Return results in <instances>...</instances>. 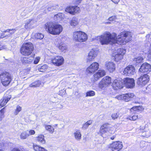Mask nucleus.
Listing matches in <instances>:
<instances>
[{
  "mask_svg": "<svg viewBox=\"0 0 151 151\" xmlns=\"http://www.w3.org/2000/svg\"><path fill=\"white\" fill-rule=\"evenodd\" d=\"M118 37H117L115 33L111 35L109 32H106L101 36H97L96 38L102 45L115 43L120 45H124L132 39V35L129 32H122Z\"/></svg>",
  "mask_w": 151,
  "mask_h": 151,
  "instance_id": "nucleus-1",
  "label": "nucleus"
},
{
  "mask_svg": "<svg viewBox=\"0 0 151 151\" xmlns=\"http://www.w3.org/2000/svg\"><path fill=\"white\" fill-rule=\"evenodd\" d=\"M44 27L49 33L53 35L60 34L63 30L62 26L52 22H48L46 23Z\"/></svg>",
  "mask_w": 151,
  "mask_h": 151,
  "instance_id": "nucleus-2",
  "label": "nucleus"
},
{
  "mask_svg": "<svg viewBox=\"0 0 151 151\" xmlns=\"http://www.w3.org/2000/svg\"><path fill=\"white\" fill-rule=\"evenodd\" d=\"M115 132V127L108 123L103 124L100 127V130L98 133L104 138H106Z\"/></svg>",
  "mask_w": 151,
  "mask_h": 151,
  "instance_id": "nucleus-3",
  "label": "nucleus"
},
{
  "mask_svg": "<svg viewBox=\"0 0 151 151\" xmlns=\"http://www.w3.org/2000/svg\"><path fill=\"white\" fill-rule=\"evenodd\" d=\"M34 49L32 44L30 42L24 43L20 49L21 53L23 55L28 56L32 53Z\"/></svg>",
  "mask_w": 151,
  "mask_h": 151,
  "instance_id": "nucleus-4",
  "label": "nucleus"
},
{
  "mask_svg": "<svg viewBox=\"0 0 151 151\" xmlns=\"http://www.w3.org/2000/svg\"><path fill=\"white\" fill-rule=\"evenodd\" d=\"M73 40L76 42H82L86 41L88 39L87 35L81 31L74 32L73 35Z\"/></svg>",
  "mask_w": 151,
  "mask_h": 151,
  "instance_id": "nucleus-5",
  "label": "nucleus"
},
{
  "mask_svg": "<svg viewBox=\"0 0 151 151\" xmlns=\"http://www.w3.org/2000/svg\"><path fill=\"white\" fill-rule=\"evenodd\" d=\"M0 78L2 84L4 86L8 85L11 80L10 74L6 72L2 73L0 75Z\"/></svg>",
  "mask_w": 151,
  "mask_h": 151,
  "instance_id": "nucleus-6",
  "label": "nucleus"
},
{
  "mask_svg": "<svg viewBox=\"0 0 151 151\" xmlns=\"http://www.w3.org/2000/svg\"><path fill=\"white\" fill-rule=\"evenodd\" d=\"M111 83V78L106 76L104 77L99 83L98 86L101 89H104L108 86Z\"/></svg>",
  "mask_w": 151,
  "mask_h": 151,
  "instance_id": "nucleus-7",
  "label": "nucleus"
},
{
  "mask_svg": "<svg viewBox=\"0 0 151 151\" xmlns=\"http://www.w3.org/2000/svg\"><path fill=\"white\" fill-rule=\"evenodd\" d=\"M122 147V142L119 141L114 142L109 145V147L112 151H119Z\"/></svg>",
  "mask_w": 151,
  "mask_h": 151,
  "instance_id": "nucleus-8",
  "label": "nucleus"
},
{
  "mask_svg": "<svg viewBox=\"0 0 151 151\" xmlns=\"http://www.w3.org/2000/svg\"><path fill=\"white\" fill-rule=\"evenodd\" d=\"M149 77L147 74H145L139 78L137 81V84L140 86L145 85L149 81Z\"/></svg>",
  "mask_w": 151,
  "mask_h": 151,
  "instance_id": "nucleus-9",
  "label": "nucleus"
},
{
  "mask_svg": "<svg viewBox=\"0 0 151 151\" xmlns=\"http://www.w3.org/2000/svg\"><path fill=\"white\" fill-rule=\"evenodd\" d=\"M65 11L70 14L75 15L80 12V8L77 6H69L65 9Z\"/></svg>",
  "mask_w": 151,
  "mask_h": 151,
  "instance_id": "nucleus-10",
  "label": "nucleus"
},
{
  "mask_svg": "<svg viewBox=\"0 0 151 151\" xmlns=\"http://www.w3.org/2000/svg\"><path fill=\"white\" fill-rule=\"evenodd\" d=\"M52 63L57 66L62 65L64 63V59L61 56H57L52 59Z\"/></svg>",
  "mask_w": 151,
  "mask_h": 151,
  "instance_id": "nucleus-11",
  "label": "nucleus"
},
{
  "mask_svg": "<svg viewBox=\"0 0 151 151\" xmlns=\"http://www.w3.org/2000/svg\"><path fill=\"white\" fill-rule=\"evenodd\" d=\"M99 64L95 62L92 63L86 69V71L88 73H93L99 68Z\"/></svg>",
  "mask_w": 151,
  "mask_h": 151,
  "instance_id": "nucleus-12",
  "label": "nucleus"
},
{
  "mask_svg": "<svg viewBox=\"0 0 151 151\" xmlns=\"http://www.w3.org/2000/svg\"><path fill=\"white\" fill-rule=\"evenodd\" d=\"M97 55V51L93 49H91L88 53L86 58L87 62H90L93 61L96 57Z\"/></svg>",
  "mask_w": 151,
  "mask_h": 151,
  "instance_id": "nucleus-13",
  "label": "nucleus"
},
{
  "mask_svg": "<svg viewBox=\"0 0 151 151\" xmlns=\"http://www.w3.org/2000/svg\"><path fill=\"white\" fill-rule=\"evenodd\" d=\"M123 84L127 88H132L135 86L134 80L133 78H124L123 80Z\"/></svg>",
  "mask_w": 151,
  "mask_h": 151,
  "instance_id": "nucleus-14",
  "label": "nucleus"
},
{
  "mask_svg": "<svg viewBox=\"0 0 151 151\" xmlns=\"http://www.w3.org/2000/svg\"><path fill=\"white\" fill-rule=\"evenodd\" d=\"M115 64L113 62L107 61L105 63L104 67L108 71L111 73L115 70Z\"/></svg>",
  "mask_w": 151,
  "mask_h": 151,
  "instance_id": "nucleus-15",
  "label": "nucleus"
},
{
  "mask_svg": "<svg viewBox=\"0 0 151 151\" xmlns=\"http://www.w3.org/2000/svg\"><path fill=\"white\" fill-rule=\"evenodd\" d=\"M135 72L134 67L132 65H129L124 69L123 73L124 75L127 76H131L133 75Z\"/></svg>",
  "mask_w": 151,
  "mask_h": 151,
  "instance_id": "nucleus-16",
  "label": "nucleus"
},
{
  "mask_svg": "<svg viewBox=\"0 0 151 151\" xmlns=\"http://www.w3.org/2000/svg\"><path fill=\"white\" fill-rule=\"evenodd\" d=\"M139 71L142 73H149L151 71V65L147 63H144L141 66Z\"/></svg>",
  "mask_w": 151,
  "mask_h": 151,
  "instance_id": "nucleus-17",
  "label": "nucleus"
},
{
  "mask_svg": "<svg viewBox=\"0 0 151 151\" xmlns=\"http://www.w3.org/2000/svg\"><path fill=\"white\" fill-rule=\"evenodd\" d=\"M123 85V82L122 81L116 80L112 83V87L114 89L117 90L122 88Z\"/></svg>",
  "mask_w": 151,
  "mask_h": 151,
  "instance_id": "nucleus-18",
  "label": "nucleus"
},
{
  "mask_svg": "<svg viewBox=\"0 0 151 151\" xmlns=\"http://www.w3.org/2000/svg\"><path fill=\"white\" fill-rule=\"evenodd\" d=\"M55 44L56 47L62 51L63 52L67 49V47L65 45L61 42L60 39H57L55 42Z\"/></svg>",
  "mask_w": 151,
  "mask_h": 151,
  "instance_id": "nucleus-19",
  "label": "nucleus"
},
{
  "mask_svg": "<svg viewBox=\"0 0 151 151\" xmlns=\"http://www.w3.org/2000/svg\"><path fill=\"white\" fill-rule=\"evenodd\" d=\"M106 74V72L104 70H98L97 72L95 73L93 75L94 80L96 81H97L100 78L102 77Z\"/></svg>",
  "mask_w": 151,
  "mask_h": 151,
  "instance_id": "nucleus-20",
  "label": "nucleus"
},
{
  "mask_svg": "<svg viewBox=\"0 0 151 151\" xmlns=\"http://www.w3.org/2000/svg\"><path fill=\"white\" fill-rule=\"evenodd\" d=\"M16 31L15 29H7L4 31L2 33L1 37H4L6 36H10Z\"/></svg>",
  "mask_w": 151,
  "mask_h": 151,
  "instance_id": "nucleus-21",
  "label": "nucleus"
},
{
  "mask_svg": "<svg viewBox=\"0 0 151 151\" xmlns=\"http://www.w3.org/2000/svg\"><path fill=\"white\" fill-rule=\"evenodd\" d=\"M79 22V21L77 18L73 17L70 21L69 23L71 26L74 27L78 24Z\"/></svg>",
  "mask_w": 151,
  "mask_h": 151,
  "instance_id": "nucleus-22",
  "label": "nucleus"
},
{
  "mask_svg": "<svg viewBox=\"0 0 151 151\" xmlns=\"http://www.w3.org/2000/svg\"><path fill=\"white\" fill-rule=\"evenodd\" d=\"M123 100L127 102L130 101L134 96V93H128L123 94Z\"/></svg>",
  "mask_w": 151,
  "mask_h": 151,
  "instance_id": "nucleus-23",
  "label": "nucleus"
},
{
  "mask_svg": "<svg viewBox=\"0 0 151 151\" xmlns=\"http://www.w3.org/2000/svg\"><path fill=\"white\" fill-rule=\"evenodd\" d=\"M75 139L77 141H80L81 139V134L80 130H77L73 134Z\"/></svg>",
  "mask_w": 151,
  "mask_h": 151,
  "instance_id": "nucleus-24",
  "label": "nucleus"
},
{
  "mask_svg": "<svg viewBox=\"0 0 151 151\" xmlns=\"http://www.w3.org/2000/svg\"><path fill=\"white\" fill-rule=\"evenodd\" d=\"M33 59L34 58L32 57L29 58H21V60L23 64H26L31 63Z\"/></svg>",
  "mask_w": 151,
  "mask_h": 151,
  "instance_id": "nucleus-25",
  "label": "nucleus"
},
{
  "mask_svg": "<svg viewBox=\"0 0 151 151\" xmlns=\"http://www.w3.org/2000/svg\"><path fill=\"white\" fill-rule=\"evenodd\" d=\"M64 14L63 13H59L55 15L54 17V19L57 21H59L64 19Z\"/></svg>",
  "mask_w": 151,
  "mask_h": 151,
  "instance_id": "nucleus-26",
  "label": "nucleus"
},
{
  "mask_svg": "<svg viewBox=\"0 0 151 151\" xmlns=\"http://www.w3.org/2000/svg\"><path fill=\"white\" fill-rule=\"evenodd\" d=\"M33 147L35 151H48L46 149L39 145L33 144Z\"/></svg>",
  "mask_w": 151,
  "mask_h": 151,
  "instance_id": "nucleus-27",
  "label": "nucleus"
},
{
  "mask_svg": "<svg viewBox=\"0 0 151 151\" xmlns=\"http://www.w3.org/2000/svg\"><path fill=\"white\" fill-rule=\"evenodd\" d=\"M143 109L144 108L142 106H139L133 107L131 109L130 111L132 112H133L134 111L136 112H139L142 111Z\"/></svg>",
  "mask_w": 151,
  "mask_h": 151,
  "instance_id": "nucleus-28",
  "label": "nucleus"
},
{
  "mask_svg": "<svg viewBox=\"0 0 151 151\" xmlns=\"http://www.w3.org/2000/svg\"><path fill=\"white\" fill-rule=\"evenodd\" d=\"M36 140L37 141L42 144H45V141L44 138V136L43 135L40 134L36 137Z\"/></svg>",
  "mask_w": 151,
  "mask_h": 151,
  "instance_id": "nucleus-29",
  "label": "nucleus"
},
{
  "mask_svg": "<svg viewBox=\"0 0 151 151\" xmlns=\"http://www.w3.org/2000/svg\"><path fill=\"white\" fill-rule=\"evenodd\" d=\"M29 137L27 132L26 131L22 132L20 135V138L22 139H25Z\"/></svg>",
  "mask_w": 151,
  "mask_h": 151,
  "instance_id": "nucleus-30",
  "label": "nucleus"
},
{
  "mask_svg": "<svg viewBox=\"0 0 151 151\" xmlns=\"http://www.w3.org/2000/svg\"><path fill=\"white\" fill-rule=\"evenodd\" d=\"M11 98V96L10 95L4 96L1 100V104H5V103H7Z\"/></svg>",
  "mask_w": 151,
  "mask_h": 151,
  "instance_id": "nucleus-31",
  "label": "nucleus"
},
{
  "mask_svg": "<svg viewBox=\"0 0 151 151\" xmlns=\"http://www.w3.org/2000/svg\"><path fill=\"white\" fill-rule=\"evenodd\" d=\"M45 129L51 133H52L54 132V129L53 127L50 125H45Z\"/></svg>",
  "mask_w": 151,
  "mask_h": 151,
  "instance_id": "nucleus-32",
  "label": "nucleus"
},
{
  "mask_svg": "<svg viewBox=\"0 0 151 151\" xmlns=\"http://www.w3.org/2000/svg\"><path fill=\"white\" fill-rule=\"evenodd\" d=\"M48 67L46 65L41 66L39 65L38 67V70L40 72H44L47 68Z\"/></svg>",
  "mask_w": 151,
  "mask_h": 151,
  "instance_id": "nucleus-33",
  "label": "nucleus"
},
{
  "mask_svg": "<svg viewBox=\"0 0 151 151\" xmlns=\"http://www.w3.org/2000/svg\"><path fill=\"white\" fill-rule=\"evenodd\" d=\"M93 122L92 120H89L88 121L86 122L82 126V129H87L88 126L91 125Z\"/></svg>",
  "mask_w": 151,
  "mask_h": 151,
  "instance_id": "nucleus-34",
  "label": "nucleus"
},
{
  "mask_svg": "<svg viewBox=\"0 0 151 151\" xmlns=\"http://www.w3.org/2000/svg\"><path fill=\"white\" fill-rule=\"evenodd\" d=\"M41 84V82L38 80L35 81L29 85V86L31 87H37L39 86Z\"/></svg>",
  "mask_w": 151,
  "mask_h": 151,
  "instance_id": "nucleus-35",
  "label": "nucleus"
},
{
  "mask_svg": "<svg viewBox=\"0 0 151 151\" xmlns=\"http://www.w3.org/2000/svg\"><path fill=\"white\" fill-rule=\"evenodd\" d=\"M138 115L136 114L128 116L127 118V119L135 121L138 118Z\"/></svg>",
  "mask_w": 151,
  "mask_h": 151,
  "instance_id": "nucleus-36",
  "label": "nucleus"
},
{
  "mask_svg": "<svg viewBox=\"0 0 151 151\" xmlns=\"http://www.w3.org/2000/svg\"><path fill=\"white\" fill-rule=\"evenodd\" d=\"M34 37L35 38L37 39L41 40L43 38L44 35L42 33H37L35 34Z\"/></svg>",
  "mask_w": 151,
  "mask_h": 151,
  "instance_id": "nucleus-37",
  "label": "nucleus"
},
{
  "mask_svg": "<svg viewBox=\"0 0 151 151\" xmlns=\"http://www.w3.org/2000/svg\"><path fill=\"white\" fill-rule=\"evenodd\" d=\"M143 58L141 57H136L134 59L133 61L134 63H140L142 62L143 60Z\"/></svg>",
  "mask_w": 151,
  "mask_h": 151,
  "instance_id": "nucleus-38",
  "label": "nucleus"
},
{
  "mask_svg": "<svg viewBox=\"0 0 151 151\" xmlns=\"http://www.w3.org/2000/svg\"><path fill=\"white\" fill-rule=\"evenodd\" d=\"M117 53L119 54L122 55V56L124 55L125 53V50L122 48H119L117 50Z\"/></svg>",
  "mask_w": 151,
  "mask_h": 151,
  "instance_id": "nucleus-39",
  "label": "nucleus"
},
{
  "mask_svg": "<svg viewBox=\"0 0 151 151\" xmlns=\"http://www.w3.org/2000/svg\"><path fill=\"white\" fill-rule=\"evenodd\" d=\"M123 57L122 55H120L117 53L114 56L115 60L116 61H118L119 60H121Z\"/></svg>",
  "mask_w": 151,
  "mask_h": 151,
  "instance_id": "nucleus-40",
  "label": "nucleus"
},
{
  "mask_svg": "<svg viewBox=\"0 0 151 151\" xmlns=\"http://www.w3.org/2000/svg\"><path fill=\"white\" fill-rule=\"evenodd\" d=\"M22 110V107L19 105H17L16 107V109L14 112V114L15 115H17L19 112H20Z\"/></svg>",
  "mask_w": 151,
  "mask_h": 151,
  "instance_id": "nucleus-41",
  "label": "nucleus"
},
{
  "mask_svg": "<svg viewBox=\"0 0 151 151\" xmlns=\"http://www.w3.org/2000/svg\"><path fill=\"white\" fill-rule=\"evenodd\" d=\"M95 92L93 91H90L86 93V97L92 96H94Z\"/></svg>",
  "mask_w": 151,
  "mask_h": 151,
  "instance_id": "nucleus-42",
  "label": "nucleus"
},
{
  "mask_svg": "<svg viewBox=\"0 0 151 151\" xmlns=\"http://www.w3.org/2000/svg\"><path fill=\"white\" fill-rule=\"evenodd\" d=\"M30 21L29 20H27L25 21V24L24 25V27L26 29H28L30 28Z\"/></svg>",
  "mask_w": 151,
  "mask_h": 151,
  "instance_id": "nucleus-43",
  "label": "nucleus"
},
{
  "mask_svg": "<svg viewBox=\"0 0 151 151\" xmlns=\"http://www.w3.org/2000/svg\"><path fill=\"white\" fill-rule=\"evenodd\" d=\"M29 135V137L31 135H33L35 134V132L34 130H29L28 131V132Z\"/></svg>",
  "mask_w": 151,
  "mask_h": 151,
  "instance_id": "nucleus-44",
  "label": "nucleus"
},
{
  "mask_svg": "<svg viewBox=\"0 0 151 151\" xmlns=\"http://www.w3.org/2000/svg\"><path fill=\"white\" fill-rule=\"evenodd\" d=\"M118 116L119 114L118 113H114L112 114L111 117L113 119H115L118 117Z\"/></svg>",
  "mask_w": 151,
  "mask_h": 151,
  "instance_id": "nucleus-45",
  "label": "nucleus"
},
{
  "mask_svg": "<svg viewBox=\"0 0 151 151\" xmlns=\"http://www.w3.org/2000/svg\"><path fill=\"white\" fill-rule=\"evenodd\" d=\"M123 96H124V95H123V94L120 95L116 96L115 98L117 99L118 100H123Z\"/></svg>",
  "mask_w": 151,
  "mask_h": 151,
  "instance_id": "nucleus-46",
  "label": "nucleus"
},
{
  "mask_svg": "<svg viewBox=\"0 0 151 151\" xmlns=\"http://www.w3.org/2000/svg\"><path fill=\"white\" fill-rule=\"evenodd\" d=\"M66 93L65 90H62L60 91L59 92V94L61 96H63L65 95Z\"/></svg>",
  "mask_w": 151,
  "mask_h": 151,
  "instance_id": "nucleus-47",
  "label": "nucleus"
},
{
  "mask_svg": "<svg viewBox=\"0 0 151 151\" xmlns=\"http://www.w3.org/2000/svg\"><path fill=\"white\" fill-rule=\"evenodd\" d=\"M117 19V17L116 16H113L110 17L108 20L110 21H113Z\"/></svg>",
  "mask_w": 151,
  "mask_h": 151,
  "instance_id": "nucleus-48",
  "label": "nucleus"
},
{
  "mask_svg": "<svg viewBox=\"0 0 151 151\" xmlns=\"http://www.w3.org/2000/svg\"><path fill=\"white\" fill-rule=\"evenodd\" d=\"M40 58L39 57H37L35 58L34 61V63L35 64H37L38 63L39 61H40Z\"/></svg>",
  "mask_w": 151,
  "mask_h": 151,
  "instance_id": "nucleus-49",
  "label": "nucleus"
},
{
  "mask_svg": "<svg viewBox=\"0 0 151 151\" xmlns=\"http://www.w3.org/2000/svg\"><path fill=\"white\" fill-rule=\"evenodd\" d=\"M30 21V25L33 24L36 22V21L34 19H29Z\"/></svg>",
  "mask_w": 151,
  "mask_h": 151,
  "instance_id": "nucleus-50",
  "label": "nucleus"
},
{
  "mask_svg": "<svg viewBox=\"0 0 151 151\" xmlns=\"http://www.w3.org/2000/svg\"><path fill=\"white\" fill-rule=\"evenodd\" d=\"M4 117V113L2 112V109L0 111V118L1 119L3 118Z\"/></svg>",
  "mask_w": 151,
  "mask_h": 151,
  "instance_id": "nucleus-51",
  "label": "nucleus"
},
{
  "mask_svg": "<svg viewBox=\"0 0 151 151\" xmlns=\"http://www.w3.org/2000/svg\"><path fill=\"white\" fill-rule=\"evenodd\" d=\"M11 151H21L20 149L18 147H15L13 148Z\"/></svg>",
  "mask_w": 151,
  "mask_h": 151,
  "instance_id": "nucleus-52",
  "label": "nucleus"
},
{
  "mask_svg": "<svg viewBox=\"0 0 151 151\" xmlns=\"http://www.w3.org/2000/svg\"><path fill=\"white\" fill-rule=\"evenodd\" d=\"M54 6L50 7L47 8V10L49 11H52L54 9Z\"/></svg>",
  "mask_w": 151,
  "mask_h": 151,
  "instance_id": "nucleus-53",
  "label": "nucleus"
},
{
  "mask_svg": "<svg viewBox=\"0 0 151 151\" xmlns=\"http://www.w3.org/2000/svg\"><path fill=\"white\" fill-rule=\"evenodd\" d=\"M82 0H74L75 4H78L81 3Z\"/></svg>",
  "mask_w": 151,
  "mask_h": 151,
  "instance_id": "nucleus-54",
  "label": "nucleus"
},
{
  "mask_svg": "<svg viewBox=\"0 0 151 151\" xmlns=\"http://www.w3.org/2000/svg\"><path fill=\"white\" fill-rule=\"evenodd\" d=\"M146 89L149 91H151V84L149 85L146 88Z\"/></svg>",
  "mask_w": 151,
  "mask_h": 151,
  "instance_id": "nucleus-55",
  "label": "nucleus"
},
{
  "mask_svg": "<svg viewBox=\"0 0 151 151\" xmlns=\"http://www.w3.org/2000/svg\"><path fill=\"white\" fill-rule=\"evenodd\" d=\"M111 1L114 4H117L119 1L120 0H111Z\"/></svg>",
  "mask_w": 151,
  "mask_h": 151,
  "instance_id": "nucleus-56",
  "label": "nucleus"
},
{
  "mask_svg": "<svg viewBox=\"0 0 151 151\" xmlns=\"http://www.w3.org/2000/svg\"><path fill=\"white\" fill-rule=\"evenodd\" d=\"M116 137V135H113L112 137H110V139H111V140H113L114 139V138H115Z\"/></svg>",
  "mask_w": 151,
  "mask_h": 151,
  "instance_id": "nucleus-57",
  "label": "nucleus"
},
{
  "mask_svg": "<svg viewBox=\"0 0 151 151\" xmlns=\"http://www.w3.org/2000/svg\"><path fill=\"white\" fill-rule=\"evenodd\" d=\"M57 105H58V106L59 109H61L63 107V106L61 104H57Z\"/></svg>",
  "mask_w": 151,
  "mask_h": 151,
  "instance_id": "nucleus-58",
  "label": "nucleus"
},
{
  "mask_svg": "<svg viewBox=\"0 0 151 151\" xmlns=\"http://www.w3.org/2000/svg\"><path fill=\"white\" fill-rule=\"evenodd\" d=\"M0 50H1L2 49H4V46H2L1 47V45H0Z\"/></svg>",
  "mask_w": 151,
  "mask_h": 151,
  "instance_id": "nucleus-59",
  "label": "nucleus"
},
{
  "mask_svg": "<svg viewBox=\"0 0 151 151\" xmlns=\"http://www.w3.org/2000/svg\"><path fill=\"white\" fill-rule=\"evenodd\" d=\"M4 104H0V108H1L3 106H4Z\"/></svg>",
  "mask_w": 151,
  "mask_h": 151,
  "instance_id": "nucleus-60",
  "label": "nucleus"
},
{
  "mask_svg": "<svg viewBox=\"0 0 151 151\" xmlns=\"http://www.w3.org/2000/svg\"><path fill=\"white\" fill-rule=\"evenodd\" d=\"M105 23L106 24H111V22H106Z\"/></svg>",
  "mask_w": 151,
  "mask_h": 151,
  "instance_id": "nucleus-61",
  "label": "nucleus"
},
{
  "mask_svg": "<svg viewBox=\"0 0 151 151\" xmlns=\"http://www.w3.org/2000/svg\"><path fill=\"white\" fill-rule=\"evenodd\" d=\"M57 126H58V124H55L54 125V127H56Z\"/></svg>",
  "mask_w": 151,
  "mask_h": 151,
  "instance_id": "nucleus-62",
  "label": "nucleus"
},
{
  "mask_svg": "<svg viewBox=\"0 0 151 151\" xmlns=\"http://www.w3.org/2000/svg\"><path fill=\"white\" fill-rule=\"evenodd\" d=\"M135 103H139H139H140V102H138V101H136V102H135Z\"/></svg>",
  "mask_w": 151,
  "mask_h": 151,
  "instance_id": "nucleus-63",
  "label": "nucleus"
},
{
  "mask_svg": "<svg viewBox=\"0 0 151 151\" xmlns=\"http://www.w3.org/2000/svg\"><path fill=\"white\" fill-rule=\"evenodd\" d=\"M146 37H149V35H147L146 36Z\"/></svg>",
  "mask_w": 151,
  "mask_h": 151,
  "instance_id": "nucleus-64",
  "label": "nucleus"
}]
</instances>
